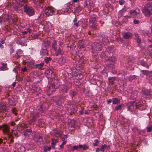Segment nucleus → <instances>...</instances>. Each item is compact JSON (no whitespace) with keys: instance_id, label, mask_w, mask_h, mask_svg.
Here are the masks:
<instances>
[{"instance_id":"obj_52","label":"nucleus","mask_w":152,"mask_h":152,"mask_svg":"<svg viewBox=\"0 0 152 152\" xmlns=\"http://www.w3.org/2000/svg\"><path fill=\"white\" fill-rule=\"evenodd\" d=\"M133 22L135 24H138L140 23V21L134 19V20Z\"/></svg>"},{"instance_id":"obj_30","label":"nucleus","mask_w":152,"mask_h":152,"mask_svg":"<svg viewBox=\"0 0 152 152\" xmlns=\"http://www.w3.org/2000/svg\"><path fill=\"white\" fill-rule=\"evenodd\" d=\"M113 102L114 104H117L120 102V100L116 98H113Z\"/></svg>"},{"instance_id":"obj_63","label":"nucleus","mask_w":152,"mask_h":152,"mask_svg":"<svg viewBox=\"0 0 152 152\" xmlns=\"http://www.w3.org/2000/svg\"><path fill=\"white\" fill-rule=\"evenodd\" d=\"M73 148L74 149H77L78 148V146L75 145V146H74Z\"/></svg>"},{"instance_id":"obj_40","label":"nucleus","mask_w":152,"mask_h":152,"mask_svg":"<svg viewBox=\"0 0 152 152\" xmlns=\"http://www.w3.org/2000/svg\"><path fill=\"white\" fill-rule=\"evenodd\" d=\"M1 64L2 66L0 67V69L1 70H4L6 67V64H4L3 63H2Z\"/></svg>"},{"instance_id":"obj_12","label":"nucleus","mask_w":152,"mask_h":152,"mask_svg":"<svg viewBox=\"0 0 152 152\" xmlns=\"http://www.w3.org/2000/svg\"><path fill=\"white\" fill-rule=\"evenodd\" d=\"M129 13L130 15L129 16H127V18H135L138 14V13L135 10H134L133 11L130 10L129 11Z\"/></svg>"},{"instance_id":"obj_38","label":"nucleus","mask_w":152,"mask_h":152,"mask_svg":"<svg viewBox=\"0 0 152 152\" xmlns=\"http://www.w3.org/2000/svg\"><path fill=\"white\" fill-rule=\"evenodd\" d=\"M140 63L141 64L142 66H143L144 67H146L147 68L148 67V66L145 61H142L140 62Z\"/></svg>"},{"instance_id":"obj_50","label":"nucleus","mask_w":152,"mask_h":152,"mask_svg":"<svg viewBox=\"0 0 152 152\" xmlns=\"http://www.w3.org/2000/svg\"><path fill=\"white\" fill-rule=\"evenodd\" d=\"M136 77V76L135 75L131 76L129 77L130 80H132L133 79H135Z\"/></svg>"},{"instance_id":"obj_51","label":"nucleus","mask_w":152,"mask_h":152,"mask_svg":"<svg viewBox=\"0 0 152 152\" xmlns=\"http://www.w3.org/2000/svg\"><path fill=\"white\" fill-rule=\"evenodd\" d=\"M36 118L35 116H33L32 118L31 119V122H34L36 120Z\"/></svg>"},{"instance_id":"obj_7","label":"nucleus","mask_w":152,"mask_h":152,"mask_svg":"<svg viewBox=\"0 0 152 152\" xmlns=\"http://www.w3.org/2000/svg\"><path fill=\"white\" fill-rule=\"evenodd\" d=\"M24 8L25 12L29 16H32L34 14V10L32 7L25 6L24 7Z\"/></svg>"},{"instance_id":"obj_11","label":"nucleus","mask_w":152,"mask_h":152,"mask_svg":"<svg viewBox=\"0 0 152 152\" xmlns=\"http://www.w3.org/2000/svg\"><path fill=\"white\" fill-rule=\"evenodd\" d=\"M127 106L128 110L129 111H132L136 108L135 104L134 102H131L129 103L128 104Z\"/></svg>"},{"instance_id":"obj_13","label":"nucleus","mask_w":152,"mask_h":152,"mask_svg":"<svg viewBox=\"0 0 152 152\" xmlns=\"http://www.w3.org/2000/svg\"><path fill=\"white\" fill-rule=\"evenodd\" d=\"M109 85H113L114 84L115 81H116V78L115 77H110L108 78Z\"/></svg>"},{"instance_id":"obj_24","label":"nucleus","mask_w":152,"mask_h":152,"mask_svg":"<svg viewBox=\"0 0 152 152\" xmlns=\"http://www.w3.org/2000/svg\"><path fill=\"white\" fill-rule=\"evenodd\" d=\"M57 44L56 41L55 40L53 41L52 43V48L54 50H56L57 49Z\"/></svg>"},{"instance_id":"obj_43","label":"nucleus","mask_w":152,"mask_h":152,"mask_svg":"<svg viewBox=\"0 0 152 152\" xmlns=\"http://www.w3.org/2000/svg\"><path fill=\"white\" fill-rule=\"evenodd\" d=\"M31 31V29L29 28H28L26 31H23L22 32V34H27L28 32L30 33Z\"/></svg>"},{"instance_id":"obj_4","label":"nucleus","mask_w":152,"mask_h":152,"mask_svg":"<svg viewBox=\"0 0 152 152\" xmlns=\"http://www.w3.org/2000/svg\"><path fill=\"white\" fill-rule=\"evenodd\" d=\"M55 10L52 7H48L45 11V14L47 16H52L55 13Z\"/></svg>"},{"instance_id":"obj_6","label":"nucleus","mask_w":152,"mask_h":152,"mask_svg":"<svg viewBox=\"0 0 152 152\" xmlns=\"http://www.w3.org/2000/svg\"><path fill=\"white\" fill-rule=\"evenodd\" d=\"M82 4H83L84 7L87 8L88 10H92V8L93 7L91 5L90 0H84L82 2Z\"/></svg>"},{"instance_id":"obj_49","label":"nucleus","mask_w":152,"mask_h":152,"mask_svg":"<svg viewBox=\"0 0 152 152\" xmlns=\"http://www.w3.org/2000/svg\"><path fill=\"white\" fill-rule=\"evenodd\" d=\"M16 110L15 108H12V113L15 114V115H16Z\"/></svg>"},{"instance_id":"obj_54","label":"nucleus","mask_w":152,"mask_h":152,"mask_svg":"<svg viewBox=\"0 0 152 152\" xmlns=\"http://www.w3.org/2000/svg\"><path fill=\"white\" fill-rule=\"evenodd\" d=\"M27 70V69L26 67H23L21 69V71L23 72L26 71Z\"/></svg>"},{"instance_id":"obj_53","label":"nucleus","mask_w":152,"mask_h":152,"mask_svg":"<svg viewBox=\"0 0 152 152\" xmlns=\"http://www.w3.org/2000/svg\"><path fill=\"white\" fill-rule=\"evenodd\" d=\"M51 148L50 147H49L47 148L46 147L45 148V151H50L51 149Z\"/></svg>"},{"instance_id":"obj_32","label":"nucleus","mask_w":152,"mask_h":152,"mask_svg":"<svg viewBox=\"0 0 152 152\" xmlns=\"http://www.w3.org/2000/svg\"><path fill=\"white\" fill-rule=\"evenodd\" d=\"M52 133L53 134H61L62 133V132L58 130L55 129L53 130V132Z\"/></svg>"},{"instance_id":"obj_19","label":"nucleus","mask_w":152,"mask_h":152,"mask_svg":"<svg viewBox=\"0 0 152 152\" xmlns=\"http://www.w3.org/2000/svg\"><path fill=\"white\" fill-rule=\"evenodd\" d=\"M33 1L36 3V4L37 6H39L40 7H42V3H43V1H41V0H32Z\"/></svg>"},{"instance_id":"obj_3","label":"nucleus","mask_w":152,"mask_h":152,"mask_svg":"<svg viewBox=\"0 0 152 152\" xmlns=\"http://www.w3.org/2000/svg\"><path fill=\"white\" fill-rule=\"evenodd\" d=\"M1 127L2 128L3 132L4 133L7 134L8 135L9 137H11L13 134V130H12V133L9 132V128L6 125H3L1 126Z\"/></svg>"},{"instance_id":"obj_5","label":"nucleus","mask_w":152,"mask_h":152,"mask_svg":"<svg viewBox=\"0 0 152 152\" xmlns=\"http://www.w3.org/2000/svg\"><path fill=\"white\" fill-rule=\"evenodd\" d=\"M45 74L48 78H52L55 77V73L51 69H48L45 71Z\"/></svg>"},{"instance_id":"obj_62","label":"nucleus","mask_w":152,"mask_h":152,"mask_svg":"<svg viewBox=\"0 0 152 152\" xmlns=\"http://www.w3.org/2000/svg\"><path fill=\"white\" fill-rule=\"evenodd\" d=\"M26 131L27 132H28L29 133H31L32 132V131L31 130V129H26Z\"/></svg>"},{"instance_id":"obj_18","label":"nucleus","mask_w":152,"mask_h":152,"mask_svg":"<svg viewBox=\"0 0 152 152\" xmlns=\"http://www.w3.org/2000/svg\"><path fill=\"white\" fill-rule=\"evenodd\" d=\"M141 72L143 74L148 76L149 77H151L152 75V72H149L147 70H142Z\"/></svg>"},{"instance_id":"obj_57","label":"nucleus","mask_w":152,"mask_h":152,"mask_svg":"<svg viewBox=\"0 0 152 152\" xmlns=\"http://www.w3.org/2000/svg\"><path fill=\"white\" fill-rule=\"evenodd\" d=\"M137 43H140L141 42V40L140 38H137Z\"/></svg>"},{"instance_id":"obj_39","label":"nucleus","mask_w":152,"mask_h":152,"mask_svg":"<svg viewBox=\"0 0 152 152\" xmlns=\"http://www.w3.org/2000/svg\"><path fill=\"white\" fill-rule=\"evenodd\" d=\"M141 33H142L143 35H144L145 36H148L149 35V31H142Z\"/></svg>"},{"instance_id":"obj_36","label":"nucleus","mask_w":152,"mask_h":152,"mask_svg":"<svg viewBox=\"0 0 152 152\" xmlns=\"http://www.w3.org/2000/svg\"><path fill=\"white\" fill-rule=\"evenodd\" d=\"M107 145L106 144H105L104 145H102L101 146V151L102 152H104V150L107 148Z\"/></svg>"},{"instance_id":"obj_9","label":"nucleus","mask_w":152,"mask_h":152,"mask_svg":"<svg viewBox=\"0 0 152 152\" xmlns=\"http://www.w3.org/2000/svg\"><path fill=\"white\" fill-rule=\"evenodd\" d=\"M92 49L96 51L101 50L102 48L101 45L99 43L95 42L92 44Z\"/></svg>"},{"instance_id":"obj_55","label":"nucleus","mask_w":152,"mask_h":152,"mask_svg":"<svg viewBox=\"0 0 152 152\" xmlns=\"http://www.w3.org/2000/svg\"><path fill=\"white\" fill-rule=\"evenodd\" d=\"M119 4L121 5H122L124 4L125 1L124 0H121V1H119Z\"/></svg>"},{"instance_id":"obj_41","label":"nucleus","mask_w":152,"mask_h":152,"mask_svg":"<svg viewBox=\"0 0 152 152\" xmlns=\"http://www.w3.org/2000/svg\"><path fill=\"white\" fill-rule=\"evenodd\" d=\"M51 60V58L50 57H46L45 58L44 61L45 63L48 64V62Z\"/></svg>"},{"instance_id":"obj_20","label":"nucleus","mask_w":152,"mask_h":152,"mask_svg":"<svg viewBox=\"0 0 152 152\" xmlns=\"http://www.w3.org/2000/svg\"><path fill=\"white\" fill-rule=\"evenodd\" d=\"M102 40L103 44L105 45L109 42V40L107 36H104V37L102 39Z\"/></svg>"},{"instance_id":"obj_2","label":"nucleus","mask_w":152,"mask_h":152,"mask_svg":"<svg viewBox=\"0 0 152 152\" xmlns=\"http://www.w3.org/2000/svg\"><path fill=\"white\" fill-rule=\"evenodd\" d=\"M152 10V5L151 4L148 3L146 7L143 9V12L146 15H149L151 14V11Z\"/></svg>"},{"instance_id":"obj_56","label":"nucleus","mask_w":152,"mask_h":152,"mask_svg":"<svg viewBox=\"0 0 152 152\" xmlns=\"http://www.w3.org/2000/svg\"><path fill=\"white\" fill-rule=\"evenodd\" d=\"M151 128H152V126H151V127H147V131L148 132H151Z\"/></svg>"},{"instance_id":"obj_27","label":"nucleus","mask_w":152,"mask_h":152,"mask_svg":"<svg viewBox=\"0 0 152 152\" xmlns=\"http://www.w3.org/2000/svg\"><path fill=\"white\" fill-rule=\"evenodd\" d=\"M44 14L42 13H41L39 15L38 17L37 18V20L40 21H42L43 20V18L44 17Z\"/></svg>"},{"instance_id":"obj_34","label":"nucleus","mask_w":152,"mask_h":152,"mask_svg":"<svg viewBox=\"0 0 152 152\" xmlns=\"http://www.w3.org/2000/svg\"><path fill=\"white\" fill-rule=\"evenodd\" d=\"M73 22L74 23V25L75 26L77 27L79 26L78 22L79 21H77V20L76 18H75L73 20Z\"/></svg>"},{"instance_id":"obj_31","label":"nucleus","mask_w":152,"mask_h":152,"mask_svg":"<svg viewBox=\"0 0 152 152\" xmlns=\"http://www.w3.org/2000/svg\"><path fill=\"white\" fill-rule=\"evenodd\" d=\"M115 60L116 58L114 56H112L108 59L107 61L108 62V61H110L113 63Z\"/></svg>"},{"instance_id":"obj_21","label":"nucleus","mask_w":152,"mask_h":152,"mask_svg":"<svg viewBox=\"0 0 152 152\" xmlns=\"http://www.w3.org/2000/svg\"><path fill=\"white\" fill-rule=\"evenodd\" d=\"M75 121L74 120H72L68 123V125L69 128H74L75 125Z\"/></svg>"},{"instance_id":"obj_48","label":"nucleus","mask_w":152,"mask_h":152,"mask_svg":"<svg viewBox=\"0 0 152 152\" xmlns=\"http://www.w3.org/2000/svg\"><path fill=\"white\" fill-rule=\"evenodd\" d=\"M89 147L86 145H83V150H85L88 148Z\"/></svg>"},{"instance_id":"obj_33","label":"nucleus","mask_w":152,"mask_h":152,"mask_svg":"<svg viewBox=\"0 0 152 152\" xmlns=\"http://www.w3.org/2000/svg\"><path fill=\"white\" fill-rule=\"evenodd\" d=\"M39 110L41 111H44L46 110V108L45 107V105L43 104L42 105H40L38 107Z\"/></svg>"},{"instance_id":"obj_46","label":"nucleus","mask_w":152,"mask_h":152,"mask_svg":"<svg viewBox=\"0 0 152 152\" xmlns=\"http://www.w3.org/2000/svg\"><path fill=\"white\" fill-rule=\"evenodd\" d=\"M61 89L64 92H66L68 90L67 86H63L62 88Z\"/></svg>"},{"instance_id":"obj_26","label":"nucleus","mask_w":152,"mask_h":152,"mask_svg":"<svg viewBox=\"0 0 152 152\" xmlns=\"http://www.w3.org/2000/svg\"><path fill=\"white\" fill-rule=\"evenodd\" d=\"M54 86H49L48 87V91L50 94H51L53 91H54L55 89L54 88Z\"/></svg>"},{"instance_id":"obj_45","label":"nucleus","mask_w":152,"mask_h":152,"mask_svg":"<svg viewBox=\"0 0 152 152\" xmlns=\"http://www.w3.org/2000/svg\"><path fill=\"white\" fill-rule=\"evenodd\" d=\"M37 140L39 142H41L43 140L42 136L40 135L38 136L37 137Z\"/></svg>"},{"instance_id":"obj_64","label":"nucleus","mask_w":152,"mask_h":152,"mask_svg":"<svg viewBox=\"0 0 152 152\" xmlns=\"http://www.w3.org/2000/svg\"><path fill=\"white\" fill-rule=\"evenodd\" d=\"M100 151H101V149L99 148H97L96 150V152H99Z\"/></svg>"},{"instance_id":"obj_42","label":"nucleus","mask_w":152,"mask_h":152,"mask_svg":"<svg viewBox=\"0 0 152 152\" xmlns=\"http://www.w3.org/2000/svg\"><path fill=\"white\" fill-rule=\"evenodd\" d=\"M122 105L121 104L115 107V110H120L122 108Z\"/></svg>"},{"instance_id":"obj_15","label":"nucleus","mask_w":152,"mask_h":152,"mask_svg":"<svg viewBox=\"0 0 152 152\" xmlns=\"http://www.w3.org/2000/svg\"><path fill=\"white\" fill-rule=\"evenodd\" d=\"M55 51V55L57 56L59 55H63L64 54V52L63 50L60 48H58L56 50H54Z\"/></svg>"},{"instance_id":"obj_37","label":"nucleus","mask_w":152,"mask_h":152,"mask_svg":"<svg viewBox=\"0 0 152 152\" xmlns=\"http://www.w3.org/2000/svg\"><path fill=\"white\" fill-rule=\"evenodd\" d=\"M44 64V63H41L39 64H36L35 66L36 67L40 69L43 66Z\"/></svg>"},{"instance_id":"obj_44","label":"nucleus","mask_w":152,"mask_h":152,"mask_svg":"<svg viewBox=\"0 0 152 152\" xmlns=\"http://www.w3.org/2000/svg\"><path fill=\"white\" fill-rule=\"evenodd\" d=\"M53 82L51 83L52 86H56V85H57L56 84V82H58V80H57L56 79H53Z\"/></svg>"},{"instance_id":"obj_29","label":"nucleus","mask_w":152,"mask_h":152,"mask_svg":"<svg viewBox=\"0 0 152 152\" xmlns=\"http://www.w3.org/2000/svg\"><path fill=\"white\" fill-rule=\"evenodd\" d=\"M96 15L93 14L90 17L89 19V21H96Z\"/></svg>"},{"instance_id":"obj_58","label":"nucleus","mask_w":152,"mask_h":152,"mask_svg":"<svg viewBox=\"0 0 152 152\" xmlns=\"http://www.w3.org/2000/svg\"><path fill=\"white\" fill-rule=\"evenodd\" d=\"M42 122H43V121L42 120H41V119L39 120L38 121V122L39 124V125H42Z\"/></svg>"},{"instance_id":"obj_17","label":"nucleus","mask_w":152,"mask_h":152,"mask_svg":"<svg viewBox=\"0 0 152 152\" xmlns=\"http://www.w3.org/2000/svg\"><path fill=\"white\" fill-rule=\"evenodd\" d=\"M50 43L49 41L45 39L43 43H42V46L43 47L47 48L49 46Z\"/></svg>"},{"instance_id":"obj_61","label":"nucleus","mask_w":152,"mask_h":152,"mask_svg":"<svg viewBox=\"0 0 152 152\" xmlns=\"http://www.w3.org/2000/svg\"><path fill=\"white\" fill-rule=\"evenodd\" d=\"M64 43V42L60 41L59 42L58 44L60 46H61Z\"/></svg>"},{"instance_id":"obj_28","label":"nucleus","mask_w":152,"mask_h":152,"mask_svg":"<svg viewBox=\"0 0 152 152\" xmlns=\"http://www.w3.org/2000/svg\"><path fill=\"white\" fill-rule=\"evenodd\" d=\"M7 110L6 107L5 105L3 104L0 105V111L1 112H2V110L6 111Z\"/></svg>"},{"instance_id":"obj_8","label":"nucleus","mask_w":152,"mask_h":152,"mask_svg":"<svg viewBox=\"0 0 152 152\" xmlns=\"http://www.w3.org/2000/svg\"><path fill=\"white\" fill-rule=\"evenodd\" d=\"M66 107L68 112L70 113H74L76 112L77 108L74 107L72 104H67Z\"/></svg>"},{"instance_id":"obj_14","label":"nucleus","mask_w":152,"mask_h":152,"mask_svg":"<svg viewBox=\"0 0 152 152\" xmlns=\"http://www.w3.org/2000/svg\"><path fill=\"white\" fill-rule=\"evenodd\" d=\"M96 21H89V25L94 29L97 28V26L96 23L95 22Z\"/></svg>"},{"instance_id":"obj_25","label":"nucleus","mask_w":152,"mask_h":152,"mask_svg":"<svg viewBox=\"0 0 152 152\" xmlns=\"http://www.w3.org/2000/svg\"><path fill=\"white\" fill-rule=\"evenodd\" d=\"M16 43L20 45H22V46H26L27 45L24 42H23V41L20 40H17L16 42Z\"/></svg>"},{"instance_id":"obj_59","label":"nucleus","mask_w":152,"mask_h":152,"mask_svg":"<svg viewBox=\"0 0 152 152\" xmlns=\"http://www.w3.org/2000/svg\"><path fill=\"white\" fill-rule=\"evenodd\" d=\"M10 52L11 53H12L14 51V50L13 49V48L11 47L10 48Z\"/></svg>"},{"instance_id":"obj_1","label":"nucleus","mask_w":152,"mask_h":152,"mask_svg":"<svg viewBox=\"0 0 152 152\" xmlns=\"http://www.w3.org/2000/svg\"><path fill=\"white\" fill-rule=\"evenodd\" d=\"M3 18L4 20L8 21L9 22L10 21H12L13 24H15L17 21V18L16 16L13 15H12L10 16H9L8 15H3L2 18Z\"/></svg>"},{"instance_id":"obj_60","label":"nucleus","mask_w":152,"mask_h":152,"mask_svg":"<svg viewBox=\"0 0 152 152\" xmlns=\"http://www.w3.org/2000/svg\"><path fill=\"white\" fill-rule=\"evenodd\" d=\"M84 109L82 108L80 111V114L82 115L83 113Z\"/></svg>"},{"instance_id":"obj_23","label":"nucleus","mask_w":152,"mask_h":152,"mask_svg":"<svg viewBox=\"0 0 152 152\" xmlns=\"http://www.w3.org/2000/svg\"><path fill=\"white\" fill-rule=\"evenodd\" d=\"M48 52L46 49H42L40 51V54L42 56H45L48 54Z\"/></svg>"},{"instance_id":"obj_16","label":"nucleus","mask_w":152,"mask_h":152,"mask_svg":"<svg viewBox=\"0 0 152 152\" xmlns=\"http://www.w3.org/2000/svg\"><path fill=\"white\" fill-rule=\"evenodd\" d=\"M66 61V59L65 58L63 57H61L58 59V62L59 64H63Z\"/></svg>"},{"instance_id":"obj_35","label":"nucleus","mask_w":152,"mask_h":152,"mask_svg":"<svg viewBox=\"0 0 152 152\" xmlns=\"http://www.w3.org/2000/svg\"><path fill=\"white\" fill-rule=\"evenodd\" d=\"M51 141V144L53 145H55L56 143L58 142V139H55L54 138H52Z\"/></svg>"},{"instance_id":"obj_22","label":"nucleus","mask_w":152,"mask_h":152,"mask_svg":"<svg viewBox=\"0 0 152 152\" xmlns=\"http://www.w3.org/2000/svg\"><path fill=\"white\" fill-rule=\"evenodd\" d=\"M23 51L20 49H19L16 53V55L18 58H19L20 56H23Z\"/></svg>"},{"instance_id":"obj_10","label":"nucleus","mask_w":152,"mask_h":152,"mask_svg":"<svg viewBox=\"0 0 152 152\" xmlns=\"http://www.w3.org/2000/svg\"><path fill=\"white\" fill-rule=\"evenodd\" d=\"M122 35L123 37L126 39H131L133 36L132 34L130 32H124L122 33Z\"/></svg>"},{"instance_id":"obj_47","label":"nucleus","mask_w":152,"mask_h":152,"mask_svg":"<svg viewBox=\"0 0 152 152\" xmlns=\"http://www.w3.org/2000/svg\"><path fill=\"white\" fill-rule=\"evenodd\" d=\"M94 142H95L93 144V145L94 146H97L99 143V141L97 139L95 140H94Z\"/></svg>"}]
</instances>
